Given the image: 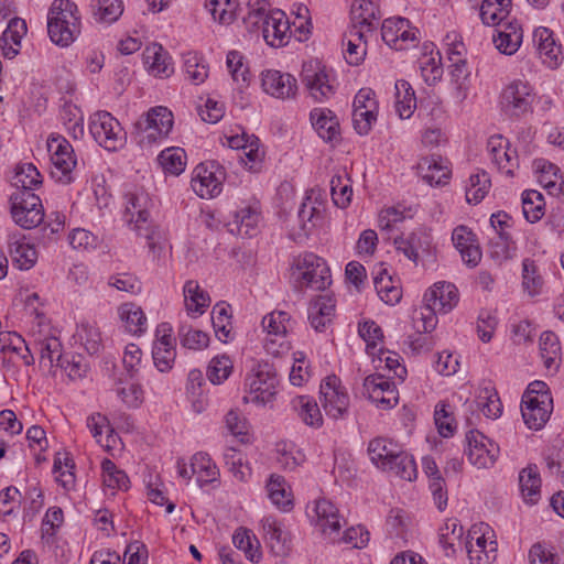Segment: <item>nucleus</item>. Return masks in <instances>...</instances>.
Wrapping results in <instances>:
<instances>
[{"label":"nucleus","mask_w":564,"mask_h":564,"mask_svg":"<svg viewBox=\"0 0 564 564\" xmlns=\"http://www.w3.org/2000/svg\"><path fill=\"white\" fill-rule=\"evenodd\" d=\"M452 241L465 264L473 268L479 263L482 253L476 235L470 228L464 225L454 228L452 232Z\"/></svg>","instance_id":"22"},{"label":"nucleus","mask_w":564,"mask_h":564,"mask_svg":"<svg viewBox=\"0 0 564 564\" xmlns=\"http://www.w3.org/2000/svg\"><path fill=\"white\" fill-rule=\"evenodd\" d=\"M172 127L173 115L165 107L152 108L135 123L139 131L147 133L141 141L147 138L149 142H154L158 138L167 135Z\"/></svg>","instance_id":"14"},{"label":"nucleus","mask_w":564,"mask_h":564,"mask_svg":"<svg viewBox=\"0 0 564 564\" xmlns=\"http://www.w3.org/2000/svg\"><path fill=\"white\" fill-rule=\"evenodd\" d=\"M321 402L325 413L332 419H343L349 408V395L339 378L328 376L321 384Z\"/></svg>","instance_id":"10"},{"label":"nucleus","mask_w":564,"mask_h":564,"mask_svg":"<svg viewBox=\"0 0 564 564\" xmlns=\"http://www.w3.org/2000/svg\"><path fill=\"white\" fill-rule=\"evenodd\" d=\"M522 37L523 33L521 25L514 20L496 26L492 41L500 53L505 55H512L519 50L522 43Z\"/></svg>","instance_id":"26"},{"label":"nucleus","mask_w":564,"mask_h":564,"mask_svg":"<svg viewBox=\"0 0 564 564\" xmlns=\"http://www.w3.org/2000/svg\"><path fill=\"white\" fill-rule=\"evenodd\" d=\"M543 195L534 189L524 191L522 194V212L528 221L534 224L544 215Z\"/></svg>","instance_id":"53"},{"label":"nucleus","mask_w":564,"mask_h":564,"mask_svg":"<svg viewBox=\"0 0 564 564\" xmlns=\"http://www.w3.org/2000/svg\"><path fill=\"white\" fill-rule=\"evenodd\" d=\"M119 316L128 333L142 335L147 330V316L134 303H123L119 307Z\"/></svg>","instance_id":"37"},{"label":"nucleus","mask_w":564,"mask_h":564,"mask_svg":"<svg viewBox=\"0 0 564 564\" xmlns=\"http://www.w3.org/2000/svg\"><path fill=\"white\" fill-rule=\"evenodd\" d=\"M212 322L215 335L220 341L228 343L234 339L230 315L227 307L217 304L212 313Z\"/></svg>","instance_id":"57"},{"label":"nucleus","mask_w":564,"mask_h":564,"mask_svg":"<svg viewBox=\"0 0 564 564\" xmlns=\"http://www.w3.org/2000/svg\"><path fill=\"white\" fill-rule=\"evenodd\" d=\"M191 470L192 474H195L196 481L200 487L215 481L219 476V470L209 455L202 452L192 457Z\"/></svg>","instance_id":"38"},{"label":"nucleus","mask_w":564,"mask_h":564,"mask_svg":"<svg viewBox=\"0 0 564 564\" xmlns=\"http://www.w3.org/2000/svg\"><path fill=\"white\" fill-rule=\"evenodd\" d=\"M90 8L95 21L106 24L116 22L123 13L121 0H93Z\"/></svg>","instance_id":"44"},{"label":"nucleus","mask_w":564,"mask_h":564,"mask_svg":"<svg viewBox=\"0 0 564 564\" xmlns=\"http://www.w3.org/2000/svg\"><path fill=\"white\" fill-rule=\"evenodd\" d=\"M519 486L525 502L534 505L541 497V478L538 467L528 466L519 474Z\"/></svg>","instance_id":"36"},{"label":"nucleus","mask_w":564,"mask_h":564,"mask_svg":"<svg viewBox=\"0 0 564 564\" xmlns=\"http://www.w3.org/2000/svg\"><path fill=\"white\" fill-rule=\"evenodd\" d=\"M313 525L324 535L334 539L339 535L343 518L337 507L327 499H318L314 502L311 510L307 511Z\"/></svg>","instance_id":"13"},{"label":"nucleus","mask_w":564,"mask_h":564,"mask_svg":"<svg viewBox=\"0 0 564 564\" xmlns=\"http://www.w3.org/2000/svg\"><path fill=\"white\" fill-rule=\"evenodd\" d=\"M533 101L532 87L522 80H513L502 90L500 105L508 116L520 117L532 110Z\"/></svg>","instance_id":"9"},{"label":"nucleus","mask_w":564,"mask_h":564,"mask_svg":"<svg viewBox=\"0 0 564 564\" xmlns=\"http://www.w3.org/2000/svg\"><path fill=\"white\" fill-rule=\"evenodd\" d=\"M11 215L23 229H32L44 220V209L37 195L30 191H15L10 196Z\"/></svg>","instance_id":"6"},{"label":"nucleus","mask_w":564,"mask_h":564,"mask_svg":"<svg viewBox=\"0 0 564 564\" xmlns=\"http://www.w3.org/2000/svg\"><path fill=\"white\" fill-rule=\"evenodd\" d=\"M63 359L62 365H58L57 368L64 370L70 380L84 378L89 370V365L82 355L66 354Z\"/></svg>","instance_id":"63"},{"label":"nucleus","mask_w":564,"mask_h":564,"mask_svg":"<svg viewBox=\"0 0 564 564\" xmlns=\"http://www.w3.org/2000/svg\"><path fill=\"white\" fill-rule=\"evenodd\" d=\"M477 404L484 415L490 419H497L502 412L498 393L490 382H486L479 388Z\"/></svg>","instance_id":"45"},{"label":"nucleus","mask_w":564,"mask_h":564,"mask_svg":"<svg viewBox=\"0 0 564 564\" xmlns=\"http://www.w3.org/2000/svg\"><path fill=\"white\" fill-rule=\"evenodd\" d=\"M89 132L95 141L108 151H117L126 143V132L108 111H97L90 117Z\"/></svg>","instance_id":"4"},{"label":"nucleus","mask_w":564,"mask_h":564,"mask_svg":"<svg viewBox=\"0 0 564 564\" xmlns=\"http://www.w3.org/2000/svg\"><path fill=\"white\" fill-rule=\"evenodd\" d=\"M382 40L397 51L405 50L406 43L415 41V32L404 18L386 19L381 25Z\"/></svg>","instance_id":"21"},{"label":"nucleus","mask_w":564,"mask_h":564,"mask_svg":"<svg viewBox=\"0 0 564 564\" xmlns=\"http://www.w3.org/2000/svg\"><path fill=\"white\" fill-rule=\"evenodd\" d=\"M223 171L214 162L199 164L194 170L191 185L202 198H213L221 192Z\"/></svg>","instance_id":"16"},{"label":"nucleus","mask_w":564,"mask_h":564,"mask_svg":"<svg viewBox=\"0 0 564 564\" xmlns=\"http://www.w3.org/2000/svg\"><path fill=\"white\" fill-rule=\"evenodd\" d=\"M228 145L231 149H241L249 162L252 163L260 162L263 156V151L260 149V140L253 134L249 135L242 132L241 134L232 135L228 138Z\"/></svg>","instance_id":"47"},{"label":"nucleus","mask_w":564,"mask_h":564,"mask_svg":"<svg viewBox=\"0 0 564 564\" xmlns=\"http://www.w3.org/2000/svg\"><path fill=\"white\" fill-rule=\"evenodd\" d=\"M416 169L422 180L431 186L447 184L451 177L447 161L440 155L432 154L422 158Z\"/></svg>","instance_id":"24"},{"label":"nucleus","mask_w":564,"mask_h":564,"mask_svg":"<svg viewBox=\"0 0 564 564\" xmlns=\"http://www.w3.org/2000/svg\"><path fill=\"white\" fill-rule=\"evenodd\" d=\"M387 471L394 474L401 479L412 481L416 478V464L411 455L401 448L394 457L387 464Z\"/></svg>","instance_id":"48"},{"label":"nucleus","mask_w":564,"mask_h":564,"mask_svg":"<svg viewBox=\"0 0 564 564\" xmlns=\"http://www.w3.org/2000/svg\"><path fill=\"white\" fill-rule=\"evenodd\" d=\"M553 411V399L551 394L522 399L521 414L524 423L531 430H541L549 421Z\"/></svg>","instance_id":"17"},{"label":"nucleus","mask_w":564,"mask_h":564,"mask_svg":"<svg viewBox=\"0 0 564 564\" xmlns=\"http://www.w3.org/2000/svg\"><path fill=\"white\" fill-rule=\"evenodd\" d=\"M184 72L194 85H199L206 80L209 73V67L205 58L195 53L188 52L184 54Z\"/></svg>","instance_id":"49"},{"label":"nucleus","mask_w":564,"mask_h":564,"mask_svg":"<svg viewBox=\"0 0 564 564\" xmlns=\"http://www.w3.org/2000/svg\"><path fill=\"white\" fill-rule=\"evenodd\" d=\"M467 458L478 468L494 466L499 455V446L479 431H470L467 434Z\"/></svg>","instance_id":"12"},{"label":"nucleus","mask_w":564,"mask_h":564,"mask_svg":"<svg viewBox=\"0 0 564 564\" xmlns=\"http://www.w3.org/2000/svg\"><path fill=\"white\" fill-rule=\"evenodd\" d=\"M177 336L181 345L192 350H202L209 344V336L206 333L185 323L178 326Z\"/></svg>","instance_id":"56"},{"label":"nucleus","mask_w":564,"mask_h":564,"mask_svg":"<svg viewBox=\"0 0 564 564\" xmlns=\"http://www.w3.org/2000/svg\"><path fill=\"white\" fill-rule=\"evenodd\" d=\"M290 272L295 282H326L332 276L326 260L313 252L293 257Z\"/></svg>","instance_id":"8"},{"label":"nucleus","mask_w":564,"mask_h":564,"mask_svg":"<svg viewBox=\"0 0 564 564\" xmlns=\"http://www.w3.org/2000/svg\"><path fill=\"white\" fill-rule=\"evenodd\" d=\"M424 305L436 316L451 312L459 302L456 284H432L423 296Z\"/></svg>","instance_id":"18"},{"label":"nucleus","mask_w":564,"mask_h":564,"mask_svg":"<svg viewBox=\"0 0 564 564\" xmlns=\"http://www.w3.org/2000/svg\"><path fill=\"white\" fill-rule=\"evenodd\" d=\"M395 111L401 119H409L415 108L416 98L409 82L400 79L395 82Z\"/></svg>","instance_id":"40"},{"label":"nucleus","mask_w":564,"mask_h":564,"mask_svg":"<svg viewBox=\"0 0 564 564\" xmlns=\"http://www.w3.org/2000/svg\"><path fill=\"white\" fill-rule=\"evenodd\" d=\"M511 10V0H482L479 15L485 25L498 26L506 23Z\"/></svg>","instance_id":"34"},{"label":"nucleus","mask_w":564,"mask_h":564,"mask_svg":"<svg viewBox=\"0 0 564 564\" xmlns=\"http://www.w3.org/2000/svg\"><path fill=\"white\" fill-rule=\"evenodd\" d=\"M75 337L89 355L99 352L102 347L101 333L95 324L82 323L77 327Z\"/></svg>","instance_id":"54"},{"label":"nucleus","mask_w":564,"mask_h":564,"mask_svg":"<svg viewBox=\"0 0 564 564\" xmlns=\"http://www.w3.org/2000/svg\"><path fill=\"white\" fill-rule=\"evenodd\" d=\"M41 184V174L32 163H24L18 166L13 176V185L17 187V191L32 192Z\"/></svg>","instance_id":"52"},{"label":"nucleus","mask_w":564,"mask_h":564,"mask_svg":"<svg viewBox=\"0 0 564 564\" xmlns=\"http://www.w3.org/2000/svg\"><path fill=\"white\" fill-rule=\"evenodd\" d=\"M104 484L112 489H128L129 478L127 474L119 469L110 459H104L101 464Z\"/></svg>","instance_id":"61"},{"label":"nucleus","mask_w":564,"mask_h":564,"mask_svg":"<svg viewBox=\"0 0 564 564\" xmlns=\"http://www.w3.org/2000/svg\"><path fill=\"white\" fill-rule=\"evenodd\" d=\"M302 82L316 102H324L335 94V88L329 82L325 69L316 72L304 70Z\"/></svg>","instance_id":"29"},{"label":"nucleus","mask_w":564,"mask_h":564,"mask_svg":"<svg viewBox=\"0 0 564 564\" xmlns=\"http://www.w3.org/2000/svg\"><path fill=\"white\" fill-rule=\"evenodd\" d=\"M430 243V237L424 231L412 232L408 238H394L397 250L414 263L429 252Z\"/></svg>","instance_id":"30"},{"label":"nucleus","mask_w":564,"mask_h":564,"mask_svg":"<svg viewBox=\"0 0 564 564\" xmlns=\"http://www.w3.org/2000/svg\"><path fill=\"white\" fill-rule=\"evenodd\" d=\"M530 564H558L557 554L545 543H534L528 554Z\"/></svg>","instance_id":"64"},{"label":"nucleus","mask_w":564,"mask_h":564,"mask_svg":"<svg viewBox=\"0 0 564 564\" xmlns=\"http://www.w3.org/2000/svg\"><path fill=\"white\" fill-rule=\"evenodd\" d=\"M293 408L305 424L314 427L322 425L323 417L318 405L308 397L301 395L295 398L293 400Z\"/></svg>","instance_id":"55"},{"label":"nucleus","mask_w":564,"mask_h":564,"mask_svg":"<svg viewBox=\"0 0 564 564\" xmlns=\"http://www.w3.org/2000/svg\"><path fill=\"white\" fill-rule=\"evenodd\" d=\"M262 35L268 45L272 47H282L290 40V22L285 13L281 10L268 12Z\"/></svg>","instance_id":"23"},{"label":"nucleus","mask_w":564,"mask_h":564,"mask_svg":"<svg viewBox=\"0 0 564 564\" xmlns=\"http://www.w3.org/2000/svg\"><path fill=\"white\" fill-rule=\"evenodd\" d=\"M262 528L271 551L278 556L285 555L289 552L288 533L282 524L273 517H265L262 520Z\"/></svg>","instance_id":"33"},{"label":"nucleus","mask_w":564,"mask_h":564,"mask_svg":"<svg viewBox=\"0 0 564 564\" xmlns=\"http://www.w3.org/2000/svg\"><path fill=\"white\" fill-rule=\"evenodd\" d=\"M365 393L368 399L380 409H391L399 401L394 382L381 375L368 376L364 381Z\"/></svg>","instance_id":"15"},{"label":"nucleus","mask_w":564,"mask_h":564,"mask_svg":"<svg viewBox=\"0 0 564 564\" xmlns=\"http://www.w3.org/2000/svg\"><path fill=\"white\" fill-rule=\"evenodd\" d=\"M345 39L347 40L346 59L351 65H358L366 55V32L352 25L346 33Z\"/></svg>","instance_id":"42"},{"label":"nucleus","mask_w":564,"mask_h":564,"mask_svg":"<svg viewBox=\"0 0 564 564\" xmlns=\"http://www.w3.org/2000/svg\"><path fill=\"white\" fill-rule=\"evenodd\" d=\"M184 302L188 314L202 315L210 305V297L199 284H185Z\"/></svg>","instance_id":"50"},{"label":"nucleus","mask_w":564,"mask_h":564,"mask_svg":"<svg viewBox=\"0 0 564 564\" xmlns=\"http://www.w3.org/2000/svg\"><path fill=\"white\" fill-rule=\"evenodd\" d=\"M463 536V527L456 519H449L440 529V543L446 551V556L455 553L456 543H460Z\"/></svg>","instance_id":"58"},{"label":"nucleus","mask_w":564,"mask_h":564,"mask_svg":"<svg viewBox=\"0 0 564 564\" xmlns=\"http://www.w3.org/2000/svg\"><path fill=\"white\" fill-rule=\"evenodd\" d=\"M330 194L334 204L339 208H346L352 196V188L346 176L336 175L330 180Z\"/></svg>","instance_id":"62"},{"label":"nucleus","mask_w":564,"mask_h":564,"mask_svg":"<svg viewBox=\"0 0 564 564\" xmlns=\"http://www.w3.org/2000/svg\"><path fill=\"white\" fill-rule=\"evenodd\" d=\"M268 496L278 508L289 511L293 507L291 488L283 476L272 474L267 482Z\"/></svg>","instance_id":"35"},{"label":"nucleus","mask_w":564,"mask_h":564,"mask_svg":"<svg viewBox=\"0 0 564 564\" xmlns=\"http://www.w3.org/2000/svg\"><path fill=\"white\" fill-rule=\"evenodd\" d=\"M47 150L53 164L52 176L59 183L69 184L77 164L73 147L64 137L51 134L47 139Z\"/></svg>","instance_id":"7"},{"label":"nucleus","mask_w":564,"mask_h":564,"mask_svg":"<svg viewBox=\"0 0 564 564\" xmlns=\"http://www.w3.org/2000/svg\"><path fill=\"white\" fill-rule=\"evenodd\" d=\"M48 330L50 328L46 323L39 322L36 325H33L30 330V335L33 338L31 345L32 349L40 356V365L55 373V369L64 360L63 346L56 336L47 334Z\"/></svg>","instance_id":"5"},{"label":"nucleus","mask_w":564,"mask_h":564,"mask_svg":"<svg viewBox=\"0 0 564 564\" xmlns=\"http://www.w3.org/2000/svg\"><path fill=\"white\" fill-rule=\"evenodd\" d=\"M186 153L182 148H167L158 156L159 164L164 173L180 175L186 165Z\"/></svg>","instance_id":"51"},{"label":"nucleus","mask_w":564,"mask_h":564,"mask_svg":"<svg viewBox=\"0 0 564 564\" xmlns=\"http://www.w3.org/2000/svg\"><path fill=\"white\" fill-rule=\"evenodd\" d=\"M261 85L263 90L278 99H291L296 96L297 80L289 74L276 69H267L261 73Z\"/></svg>","instance_id":"19"},{"label":"nucleus","mask_w":564,"mask_h":564,"mask_svg":"<svg viewBox=\"0 0 564 564\" xmlns=\"http://www.w3.org/2000/svg\"><path fill=\"white\" fill-rule=\"evenodd\" d=\"M400 446L387 438L378 437L370 441L368 454L371 462L381 469H387V464L399 452Z\"/></svg>","instance_id":"39"},{"label":"nucleus","mask_w":564,"mask_h":564,"mask_svg":"<svg viewBox=\"0 0 564 564\" xmlns=\"http://www.w3.org/2000/svg\"><path fill=\"white\" fill-rule=\"evenodd\" d=\"M534 42L543 64L556 68L562 62V47L556 44L553 32L544 26L538 28L533 33Z\"/></svg>","instance_id":"27"},{"label":"nucleus","mask_w":564,"mask_h":564,"mask_svg":"<svg viewBox=\"0 0 564 564\" xmlns=\"http://www.w3.org/2000/svg\"><path fill=\"white\" fill-rule=\"evenodd\" d=\"M336 302L326 293L313 299L308 306V321L316 332H324L335 315Z\"/></svg>","instance_id":"25"},{"label":"nucleus","mask_w":564,"mask_h":564,"mask_svg":"<svg viewBox=\"0 0 564 564\" xmlns=\"http://www.w3.org/2000/svg\"><path fill=\"white\" fill-rule=\"evenodd\" d=\"M143 56L152 74L169 77L173 73L171 56L162 45L153 43L147 46Z\"/></svg>","instance_id":"32"},{"label":"nucleus","mask_w":564,"mask_h":564,"mask_svg":"<svg viewBox=\"0 0 564 564\" xmlns=\"http://www.w3.org/2000/svg\"><path fill=\"white\" fill-rule=\"evenodd\" d=\"M260 213L257 208L246 206L234 213L232 220L227 224L228 231L240 237L251 238L259 231Z\"/></svg>","instance_id":"28"},{"label":"nucleus","mask_w":564,"mask_h":564,"mask_svg":"<svg viewBox=\"0 0 564 564\" xmlns=\"http://www.w3.org/2000/svg\"><path fill=\"white\" fill-rule=\"evenodd\" d=\"M491 182L487 172L481 171L469 177V184L466 187V200L468 203L478 204L487 195Z\"/></svg>","instance_id":"59"},{"label":"nucleus","mask_w":564,"mask_h":564,"mask_svg":"<svg viewBox=\"0 0 564 564\" xmlns=\"http://www.w3.org/2000/svg\"><path fill=\"white\" fill-rule=\"evenodd\" d=\"M310 117L314 129L323 140L328 142L338 140L339 122L330 110L315 108Z\"/></svg>","instance_id":"31"},{"label":"nucleus","mask_w":564,"mask_h":564,"mask_svg":"<svg viewBox=\"0 0 564 564\" xmlns=\"http://www.w3.org/2000/svg\"><path fill=\"white\" fill-rule=\"evenodd\" d=\"M156 341L154 343L152 357L155 367L165 372L172 369L175 360L174 338L172 337V326L169 323H161L156 327Z\"/></svg>","instance_id":"20"},{"label":"nucleus","mask_w":564,"mask_h":564,"mask_svg":"<svg viewBox=\"0 0 564 564\" xmlns=\"http://www.w3.org/2000/svg\"><path fill=\"white\" fill-rule=\"evenodd\" d=\"M232 543L238 550L245 553L249 561L258 563L261 560L262 553L260 551V543L251 530L246 528L236 530L232 535Z\"/></svg>","instance_id":"43"},{"label":"nucleus","mask_w":564,"mask_h":564,"mask_svg":"<svg viewBox=\"0 0 564 564\" xmlns=\"http://www.w3.org/2000/svg\"><path fill=\"white\" fill-rule=\"evenodd\" d=\"M297 217L301 223V232L292 234L291 238L301 242L308 236L312 228L315 226L314 219L321 217V212L316 209L312 203L304 202L299 209Z\"/></svg>","instance_id":"60"},{"label":"nucleus","mask_w":564,"mask_h":564,"mask_svg":"<svg viewBox=\"0 0 564 564\" xmlns=\"http://www.w3.org/2000/svg\"><path fill=\"white\" fill-rule=\"evenodd\" d=\"M47 33L53 43L70 45L80 34L78 7L70 0H54L47 13Z\"/></svg>","instance_id":"1"},{"label":"nucleus","mask_w":564,"mask_h":564,"mask_svg":"<svg viewBox=\"0 0 564 564\" xmlns=\"http://www.w3.org/2000/svg\"><path fill=\"white\" fill-rule=\"evenodd\" d=\"M278 382L273 366L258 364L246 378L248 394L245 395V401L263 405L271 402L276 393Z\"/></svg>","instance_id":"3"},{"label":"nucleus","mask_w":564,"mask_h":564,"mask_svg":"<svg viewBox=\"0 0 564 564\" xmlns=\"http://www.w3.org/2000/svg\"><path fill=\"white\" fill-rule=\"evenodd\" d=\"M455 54L458 55V58L449 66L451 83L454 86L455 98L463 101L467 97L470 72L466 61L462 57V53L455 52Z\"/></svg>","instance_id":"41"},{"label":"nucleus","mask_w":564,"mask_h":564,"mask_svg":"<svg viewBox=\"0 0 564 564\" xmlns=\"http://www.w3.org/2000/svg\"><path fill=\"white\" fill-rule=\"evenodd\" d=\"M540 355L547 369H556L560 362L561 346L553 332H543L540 336Z\"/></svg>","instance_id":"46"},{"label":"nucleus","mask_w":564,"mask_h":564,"mask_svg":"<svg viewBox=\"0 0 564 564\" xmlns=\"http://www.w3.org/2000/svg\"><path fill=\"white\" fill-rule=\"evenodd\" d=\"M124 198V220L139 236L147 238L149 248L154 252L156 243L154 241V231L149 221L150 208L153 205L152 199L143 189L129 192Z\"/></svg>","instance_id":"2"},{"label":"nucleus","mask_w":564,"mask_h":564,"mask_svg":"<svg viewBox=\"0 0 564 564\" xmlns=\"http://www.w3.org/2000/svg\"><path fill=\"white\" fill-rule=\"evenodd\" d=\"M293 322L284 311H273L262 318V327L268 336L274 338L265 341L264 347L271 355H280L289 350V344L284 341L288 330L292 329Z\"/></svg>","instance_id":"11"}]
</instances>
